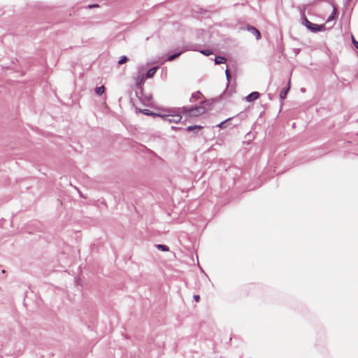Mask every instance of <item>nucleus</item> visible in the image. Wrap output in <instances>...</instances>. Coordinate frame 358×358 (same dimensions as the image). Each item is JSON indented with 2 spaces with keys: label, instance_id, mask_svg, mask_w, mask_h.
<instances>
[{
  "label": "nucleus",
  "instance_id": "f257e3e1",
  "mask_svg": "<svg viewBox=\"0 0 358 358\" xmlns=\"http://www.w3.org/2000/svg\"><path fill=\"white\" fill-rule=\"evenodd\" d=\"M203 103V101H201V104ZM183 113H186L188 116H199L206 113V108L202 106H195L194 107H182L180 108Z\"/></svg>",
  "mask_w": 358,
  "mask_h": 358
},
{
  "label": "nucleus",
  "instance_id": "f03ea898",
  "mask_svg": "<svg viewBox=\"0 0 358 358\" xmlns=\"http://www.w3.org/2000/svg\"><path fill=\"white\" fill-rule=\"evenodd\" d=\"M302 24L312 32H318L324 30V24H317L312 23L305 16L303 17Z\"/></svg>",
  "mask_w": 358,
  "mask_h": 358
},
{
  "label": "nucleus",
  "instance_id": "7ed1b4c3",
  "mask_svg": "<svg viewBox=\"0 0 358 358\" xmlns=\"http://www.w3.org/2000/svg\"><path fill=\"white\" fill-rule=\"evenodd\" d=\"M196 45H194V44L185 45L182 48V50L178 51V52H175L174 54H172V55H169L168 57V58H167V61H173V60H174L175 59L178 57L184 52L189 51V50H194V51L197 50L196 48Z\"/></svg>",
  "mask_w": 358,
  "mask_h": 358
},
{
  "label": "nucleus",
  "instance_id": "20e7f679",
  "mask_svg": "<svg viewBox=\"0 0 358 358\" xmlns=\"http://www.w3.org/2000/svg\"><path fill=\"white\" fill-rule=\"evenodd\" d=\"M157 116L161 117L165 121L169 122H175L178 123L182 119V116L179 113L175 114H165V115H157Z\"/></svg>",
  "mask_w": 358,
  "mask_h": 358
},
{
  "label": "nucleus",
  "instance_id": "39448f33",
  "mask_svg": "<svg viewBox=\"0 0 358 358\" xmlns=\"http://www.w3.org/2000/svg\"><path fill=\"white\" fill-rule=\"evenodd\" d=\"M247 29L251 34L255 36L256 39L259 40L261 38V34L259 31L253 26L248 25Z\"/></svg>",
  "mask_w": 358,
  "mask_h": 358
},
{
  "label": "nucleus",
  "instance_id": "423d86ee",
  "mask_svg": "<svg viewBox=\"0 0 358 358\" xmlns=\"http://www.w3.org/2000/svg\"><path fill=\"white\" fill-rule=\"evenodd\" d=\"M259 97V93L258 92H252L245 96V100L248 102H252L255 101Z\"/></svg>",
  "mask_w": 358,
  "mask_h": 358
},
{
  "label": "nucleus",
  "instance_id": "0eeeda50",
  "mask_svg": "<svg viewBox=\"0 0 358 358\" xmlns=\"http://www.w3.org/2000/svg\"><path fill=\"white\" fill-rule=\"evenodd\" d=\"M144 79V75L139 73L135 78L136 86L140 87L143 84Z\"/></svg>",
  "mask_w": 358,
  "mask_h": 358
},
{
  "label": "nucleus",
  "instance_id": "6e6552de",
  "mask_svg": "<svg viewBox=\"0 0 358 358\" xmlns=\"http://www.w3.org/2000/svg\"><path fill=\"white\" fill-rule=\"evenodd\" d=\"M289 83H290V80H289L288 82V84H287V87L282 89L280 92V98L281 99H284L286 98L287 96V94L289 90V88H290V86H289Z\"/></svg>",
  "mask_w": 358,
  "mask_h": 358
},
{
  "label": "nucleus",
  "instance_id": "1a4fd4ad",
  "mask_svg": "<svg viewBox=\"0 0 358 358\" xmlns=\"http://www.w3.org/2000/svg\"><path fill=\"white\" fill-rule=\"evenodd\" d=\"M158 69V67L157 66H154L151 69H150L147 73H145V75L144 76L145 78H152L155 73H156L157 70Z\"/></svg>",
  "mask_w": 358,
  "mask_h": 358
},
{
  "label": "nucleus",
  "instance_id": "9d476101",
  "mask_svg": "<svg viewBox=\"0 0 358 358\" xmlns=\"http://www.w3.org/2000/svg\"><path fill=\"white\" fill-rule=\"evenodd\" d=\"M227 61L226 58L222 56H217L215 58V64H221L225 63Z\"/></svg>",
  "mask_w": 358,
  "mask_h": 358
},
{
  "label": "nucleus",
  "instance_id": "9b49d317",
  "mask_svg": "<svg viewBox=\"0 0 358 358\" xmlns=\"http://www.w3.org/2000/svg\"><path fill=\"white\" fill-rule=\"evenodd\" d=\"M201 94L199 91L196 92L192 94L190 101H193L194 99H199L201 97Z\"/></svg>",
  "mask_w": 358,
  "mask_h": 358
},
{
  "label": "nucleus",
  "instance_id": "f8f14e48",
  "mask_svg": "<svg viewBox=\"0 0 358 358\" xmlns=\"http://www.w3.org/2000/svg\"><path fill=\"white\" fill-rule=\"evenodd\" d=\"M203 127L201 126H199V125H192V126H189L187 128V130L188 131H199L200 129H201Z\"/></svg>",
  "mask_w": 358,
  "mask_h": 358
},
{
  "label": "nucleus",
  "instance_id": "ddd939ff",
  "mask_svg": "<svg viewBox=\"0 0 358 358\" xmlns=\"http://www.w3.org/2000/svg\"><path fill=\"white\" fill-rule=\"evenodd\" d=\"M140 112L143 113L144 115H152V116H157L158 114L157 113H155L152 111H150V110L148 109H143V110H140Z\"/></svg>",
  "mask_w": 358,
  "mask_h": 358
},
{
  "label": "nucleus",
  "instance_id": "4468645a",
  "mask_svg": "<svg viewBox=\"0 0 358 358\" xmlns=\"http://www.w3.org/2000/svg\"><path fill=\"white\" fill-rule=\"evenodd\" d=\"M105 88L103 86L97 87L95 89V92L98 95H101L104 92Z\"/></svg>",
  "mask_w": 358,
  "mask_h": 358
},
{
  "label": "nucleus",
  "instance_id": "2eb2a0df",
  "mask_svg": "<svg viewBox=\"0 0 358 358\" xmlns=\"http://www.w3.org/2000/svg\"><path fill=\"white\" fill-rule=\"evenodd\" d=\"M231 120V118H228L227 120H225L224 121H222V122H220V124H218L217 125V127L219 128H225L227 127V124L228 122V121H229Z\"/></svg>",
  "mask_w": 358,
  "mask_h": 358
},
{
  "label": "nucleus",
  "instance_id": "dca6fc26",
  "mask_svg": "<svg viewBox=\"0 0 358 358\" xmlns=\"http://www.w3.org/2000/svg\"><path fill=\"white\" fill-rule=\"evenodd\" d=\"M199 52L206 56H209L213 54V51L210 49L201 50Z\"/></svg>",
  "mask_w": 358,
  "mask_h": 358
},
{
  "label": "nucleus",
  "instance_id": "f3484780",
  "mask_svg": "<svg viewBox=\"0 0 358 358\" xmlns=\"http://www.w3.org/2000/svg\"><path fill=\"white\" fill-rule=\"evenodd\" d=\"M157 248L161 250L162 251H169V248L166 245H162V244H159L157 245Z\"/></svg>",
  "mask_w": 358,
  "mask_h": 358
},
{
  "label": "nucleus",
  "instance_id": "a211bd4d",
  "mask_svg": "<svg viewBox=\"0 0 358 358\" xmlns=\"http://www.w3.org/2000/svg\"><path fill=\"white\" fill-rule=\"evenodd\" d=\"M336 15V8L335 7H334L333 12H332L331 15L328 17L327 22H330V21L333 20L334 19Z\"/></svg>",
  "mask_w": 358,
  "mask_h": 358
},
{
  "label": "nucleus",
  "instance_id": "6ab92c4d",
  "mask_svg": "<svg viewBox=\"0 0 358 358\" xmlns=\"http://www.w3.org/2000/svg\"><path fill=\"white\" fill-rule=\"evenodd\" d=\"M127 61H128V57L127 56H122L118 61V64H120V65L126 63Z\"/></svg>",
  "mask_w": 358,
  "mask_h": 358
},
{
  "label": "nucleus",
  "instance_id": "aec40b11",
  "mask_svg": "<svg viewBox=\"0 0 358 358\" xmlns=\"http://www.w3.org/2000/svg\"><path fill=\"white\" fill-rule=\"evenodd\" d=\"M352 43H353V45H354V46H355L357 49H358V41H357L355 39V38H354V36H352Z\"/></svg>",
  "mask_w": 358,
  "mask_h": 358
},
{
  "label": "nucleus",
  "instance_id": "412c9836",
  "mask_svg": "<svg viewBox=\"0 0 358 358\" xmlns=\"http://www.w3.org/2000/svg\"><path fill=\"white\" fill-rule=\"evenodd\" d=\"M225 74H226V77H227V80L229 81V80L231 78V74H230V72H229L228 69H226Z\"/></svg>",
  "mask_w": 358,
  "mask_h": 358
},
{
  "label": "nucleus",
  "instance_id": "4be33fe9",
  "mask_svg": "<svg viewBox=\"0 0 358 358\" xmlns=\"http://www.w3.org/2000/svg\"><path fill=\"white\" fill-rule=\"evenodd\" d=\"M194 301L196 302H199V299H200V296L199 295H194L193 296Z\"/></svg>",
  "mask_w": 358,
  "mask_h": 358
},
{
  "label": "nucleus",
  "instance_id": "5701e85b",
  "mask_svg": "<svg viewBox=\"0 0 358 358\" xmlns=\"http://www.w3.org/2000/svg\"><path fill=\"white\" fill-rule=\"evenodd\" d=\"M96 7H99V5L98 4H91L87 6V8H96Z\"/></svg>",
  "mask_w": 358,
  "mask_h": 358
}]
</instances>
